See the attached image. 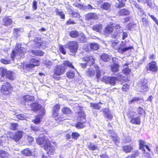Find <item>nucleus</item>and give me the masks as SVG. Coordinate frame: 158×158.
<instances>
[{
	"label": "nucleus",
	"instance_id": "obj_1",
	"mask_svg": "<svg viewBox=\"0 0 158 158\" xmlns=\"http://www.w3.org/2000/svg\"><path fill=\"white\" fill-rule=\"evenodd\" d=\"M111 46L114 49L118 50V52L121 54H123L125 52H130L132 49H134L133 46L128 45L125 41H122L119 45L118 42L114 41L112 43Z\"/></svg>",
	"mask_w": 158,
	"mask_h": 158
},
{
	"label": "nucleus",
	"instance_id": "obj_2",
	"mask_svg": "<svg viewBox=\"0 0 158 158\" xmlns=\"http://www.w3.org/2000/svg\"><path fill=\"white\" fill-rule=\"evenodd\" d=\"M26 52L25 48L21 47L20 44H17L15 47V49L13 51L11 54L12 60L16 57L18 59L24 56V53Z\"/></svg>",
	"mask_w": 158,
	"mask_h": 158
},
{
	"label": "nucleus",
	"instance_id": "obj_3",
	"mask_svg": "<svg viewBox=\"0 0 158 158\" xmlns=\"http://www.w3.org/2000/svg\"><path fill=\"white\" fill-rule=\"evenodd\" d=\"M96 73V77L97 78H99L101 76V74H103L104 73L102 70H100L99 68L97 66H95L93 69H89L87 72V74L90 77H92L95 75Z\"/></svg>",
	"mask_w": 158,
	"mask_h": 158
},
{
	"label": "nucleus",
	"instance_id": "obj_4",
	"mask_svg": "<svg viewBox=\"0 0 158 158\" xmlns=\"http://www.w3.org/2000/svg\"><path fill=\"white\" fill-rule=\"evenodd\" d=\"M64 46L68 48L71 53H75L77 50L78 44L76 41H73L69 42Z\"/></svg>",
	"mask_w": 158,
	"mask_h": 158
},
{
	"label": "nucleus",
	"instance_id": "obj_5",
	"mask_svg": "<svg viewBox=\"0 0 158 158\" xmlns=\"http://www.w3.org/2000/svg\"><path fill=\"white\" fill-rule=\"evenodd\" d=\"M60 107L59 105L57 104L54 106L53 109V115L55 118V120L57 122L59 121H63L65 119L63 117L59 115V113L57 112L60 109Z\"/></svg>",
	"mask_w": 158,
	"mask_h": 158
},
{
	"label": "nucleus",
	"instance_id": "obj_6",
	"mask_svg": "<svg viewBox=\"0 0 158 158\" xmlns=\"http://www.w3.org/2000/svg\"><path fill=\"white\" fill-rule=\"evenodd\" d=\"M102 81L106 83H109L114 85L118 81V79L115 77L104 76L103 77Z\"/></svg>",
	"mask_w": 158,
	"mask_h": 158
},
{
	"label": "nucleus",
	"instance_id": "obj_7",
	"mask_svg": "<svg viewBox=\"0 0 158 158\" xmlns=\"http://www.w3.org/2000/svg\"><path fill=\"white\" fill-rule=\"evenodd\" d=\"M11 85L8 82L4 83L2 86L1 91L2 93L4 95L9 94L11 90Z\"/></svg>",
	"mask_w": 158,
	"mask_h": 158
},
{
	"label": "nucleus",
	"instance_id": "obj_8",
	"mask_svg": "<svg viewBox=\"0 0 158 158\" xmlns=\"http://www.w3.org/2000/svg\"><path fill=\"white\" fill-rule=\"evenodd\" d=\"M146 68L148 71H149L152 72H156L158 70L157 64L155 61H152L148 63Z\"/></svg>",
	"mask_w": 158,
	"mask_h": 158
},
{
	"label": "nucleus",
	"instance_id": "obj_9",
	"mask_svg": "<svg viewBox=\"0 0 158 158\" xmlns=\"http://www.w3.org/2000/svg\"><path fill=\"white\" fill-rule=\"evenodd\" d=\"M1 71L2 72V76L4 78V81L7 78L10 80H14L15 77L14 75L13 72L8 71L6 69L1 70Z\"/></svg>",
	"mask_w": 158,
	"mask_h": 158
},
{
	"label": "nucleus",
	"instance_id": "obj_10",
	"mask_svg": "<svg viewBox=\"0 0 158 158\" xmlns=\"http://www.w3.org/2000/svg\"><path fill=\"white\" fill-rule=\"evenodd\" d=\"M24 132L22 131H18L15 133L11 134L10 137L15 141H18L22 137Z\"/></svg>",
	"mask_w": 158,
	"mask_h": 158
},
{
	"label": "nucleus",
	"instance_id": "obj_11",
	"mask_svg": "<svg viewBox=\"0 0 158 158\" xmlns=\"http://www.w3.org/2000/svg\"><path fill=\"white\" fill-rule=\"evenodd\" d=\"M44 144V148L45 150L47 152L48 154L51 155L53 154L55 152V148L54 147L52 146L50 142H48Z\"/></svg>",
	"mask_w": 158,
	"mask_h": 158
},
{
	"label": "nucleus",
	"instance_id": "obj_12",
	"mask_svg": "<svg viewBox=\"0 0 158 158\" xmlns=\"http://www.w3.org/2000/svg\"><path fill=\"white\" fill-rule=\"evenodd\" d=\"M108 133L115 144H117L119 142V138L114 131L112 130L109 131Z\"/></svg>",
	"mask_w": 158,
	"mask_h": 158
},
{
	"label": "nucleus",
	"instance_id": "obj_13",
	"mask_svg": "<svg viewBox=\"0 0 158 158\" xmlns=\"http://www.w3.org/2000/svg\"><path fill=\"white\" fill-rule=\"evenodd\" d=\"M64 71L65 69L64 66L58 65L55 69L54 73L57 75H60L64 73Z\"/></svg>",
	"mask_w": 158,
	"mask_h": 158
},
{
	"label": "nucleus",
	"instance_id": "obj_14",
	"mask_svg": "<svg viewBox=\"0 0 158 158\" xmlns=\"http://www.w3.org/2000/svg\"><path fill=\"white\" fill-rule=\"evenodd\" d=\"M77 108L79 110L77 113L78 120H85L86 115L84 111L80 107H77Z\"/></svg>",
	"mask_w": 158,
	"mask_h": 158
},
{
	"label": "nucleus",
	"instance_id": "obj_15",
	"mask_svg": "<svg viewBox=\"0 0 158 158\" xmlns=\"http://www.w3.org/2000/svg\"><path fill=\"white\" fill-rule=\"evenodd\" d=\"M103 113L104 115L105 118L108 120H111L113 118V116L110 112L108 108H105L102 110Z\"/></svg>",
	"mask_w": 158,
	"mask_h": 158
},
{
	"label": "nucleus",
	"instance_id": "obj_16",
	"mask_svg": "<svg viewBox=\"0 0 158 158\" xmlns=\"http://www.w3.org/2000/svg\"><path fill=\"white\" fill-rule=\"evenodd\" d=\"M49 140L48 138L45 136H43L42 137H40L36 139V142L39 145L43 144L44 143V144L48 143L49 142Z\"/></svg>",
	"mask_w": 158,
	"mask_h": 158
},
{
	"label": "nucleus",
	"instance_id": "obj_17",
	"mask_svg": "<svg viewBox=\"0 0 158 158\" xmlns=\"http://www.w3.org/2000/svg\"><path fill=\"white\" fill-rule=\"evenodd\" d=\"M149 88L146 82L141 83L138 86V90L140 92H147L148 91Z\"/></svg>",
	"mask_w": 158,
	"mask_h": 158
},
{
	"label": "nucleus",
	"instance_id": "obj_18",
	"mask_svg": "<svg viewBox=\"0 0 158 158\" xmlns=\"http://www.w3.org/2000/svg\"><path fill=\"white\" fill-rule=\"evenodd\" d=\"M31 63L27 65V67L33 68V67L35 66H38L40 64V62L39 60H37L35 59H32L31 60Z\"/></svg>",
	"mask_w": 158,
	"mask_h": 158
},
{
	"label": "nucleus",
	"instance_id": "obj_19",
	"mask_svg": "<svg viewBox=\"0 0 158 158\" xmlns=\"http://www.w3.org/2000/svg\"><path fill=\"white\" fill-rule=\"evenodd\" d=\"M3 23L5 25L7 26L10 25L12 22V21L10 17L5 16L3 19Z\"/></svg>",
	"mask_w": 158,
	"mask_h": 158
},
{
	"label": "nucleus",
	"instance_id": "obj_20",
	"mask_svg": "<svg viewBox=\"0 0 158 158\" xmlns=\"http://www.w3.org/2000/svg\"><path fill=\"white\" fill-rule=\"evenodd\" d=\"M31 107L32 110L35 111L40 110L41 106L38 103L35 102L31 105Z\"/></svg>",
	"mask_w": 158,
	"mask_h": 158
},
{
	"label": "nucleus",
	"instance_id": "obj_21",
	"mask_svg": "<svg viewBox=\"0 0 158 158\" xmlns=\"http://www.w3.org/2000/svg\"><path fill=\"white\" fill-rule=\"evenodd\" d=\"M130 122L131 123L133 124L139 125L140 123L141 120L139 117H136L132 118Z\"/></svg>",
	"mask_w": 158,
	"mask_h": 158
},
{
	"label": "nucleus",
	"instance_id": "obj_22",
	"mask_svg": "<svg viewBox=\"0 0 158 158\" xmlns=\"http://www.w3.org/2000/svg\"><path fill=\"white\" fill-rule=\"evenodd\" d=\"M102 28V25L101 24H98L95 25L92 27L93 30L98 32H100Z\"/></svg>",
	"mask_w": 158,
	"mask_h": 158
},
{
	"label": "nucleus",
	"instance_id": "obj_23",
	"mask_svg": "<svg viewBox=\"0 0 158 158\" xmlns=\"http://www.w3.org/2000/svg\"><path fill=\"white\" fill-rule=\"evenodd\" d=\"M83 60L84 61L87 62V63L89 64V65H90V64H93L94 62V60L92 56H86L84 57Z\"/></svg>",
	"mask_w": 158,
	"mask_h": 158
},
{
	"label": "nucleus",
	"instance_id": "obj_24",
	"mask_svg": "<svg viewBox=\"0 0 158 158\" xmlns=\"http://www.w3.org/2000/svg\"><path fill=\"white\" fill-rule=\"evenodd\" d=\"M101 58L104 61L108 62L111 58V57L107 54L104 53L101 56Z\"/></svg>",
	"mask_w": 158,
	"mask_h": 158
},
{
	"label": "nucleus",
	"instance_id": "obj_25",
	"mask_svg": "<svg viewBox=\"0 0 158 158\" xmlns=\"http://www.w3.org/2000/svg\"><path fill=\"white\" fill-rule=\"evenodd\" d=\"M10 156L9 154L6 151L0 150V157L2 158H8Z\"/></svg>",
	"mask_w": 158,
	"mask_h": 158
},
{
	"label": "nucleus",
	"instance_id": "obj_26",
	"mask_svg": "<svg viewBox=\"0 0 158 158\" xmlns=\"http://www.w3.org/2000/svg\"><path fill=\"white\" fill-rule=\"evenodd\" d=\"M68 10V11L69 14H71L73 17L79 18L80 15L78 13L75 11H73L71 8H69Z\"/></svg>",
	"mask_w": 158,
	"mask_h": 158
},
{
	"label": "nucleus",
	"instance_id": "obj_27",
	"mask_svg": "<svg viewBox=\"0 0 158 158\" xmlns=\"http://www.w3.org/2000/svg\"><path fill=\"white\" fill-rule=\"evenodd\" d=\"M114 27L112 25H108L105 28V33L108 34L112 32L114 29Z\"/></svg>",
	"mask_w": 158,
	"mask_h": 158
},
{
	"label": "nucleus",
	"instance_id": "obj_28",
	"mask_svg": "<svg viewBox=\"0 0 158 158\" xmlns=\"http://www.w3.org/2000/svg\"><path fill=\"white\" fill-rule=\"evenodd\" d=\"M85 120H81L80 122L77 123L76 124V127L77 128L79 129L85 127L84 122Z\"/></svg>",
	"mask_w": 158,
	"mask_h": 158
},
{
	"label": "nucleus",
	"instance_id": "obj_29",
	"mask_svg": "<svg viewBox=\"0 0 158 158\" xmlns=\"http://www.w3.org/2000/svg\"><path fill=\"white\" fill-rule=\"evenodd\" d=\"M127 0H118V3H117L116 6L118 8H120L124 6L125 5V2Z\"/></svg>",
	"mask_w": 158,
	"mask_h": 158
},
{
	"label": "nucleus",
	"instance_id": "obj_30",
	"mask_svg": "<svg viewBox=\"0 0 158 158\" xmlns=\"http://www.w3.org/2000/svg\"><path fill=\"white\" fill-rule=\"evenodd\" d=\"M75 72L74 71L70 70L67 73V76L69 78L72 79L75 76Z\"/></svg>",
	"mask_w": 158,
	"mask_h": 158
},
{
	"label": "nucleus",
	"instance_id": "obj_31",
	"mask_svg": "<svg viewBox=\"0 0 158 158\" xmlns=\"http://www.w3.org/2000/svg\"><path fill=\"white\" fill-rule=\"evenodd\" d=\"M129 13V10L124 9L120 10L118 12V14L119 15H128Z\"/></svg>",
	"mask_w": 158,
	"mask_h": 158
},
{
	"label": "nucleus",
	"instance_id": "obj_32",
	"mask_svg": "<svg viewBox=\"0 0 158 158\" xmlns=\"http://www.w3.org/2000/svg\"><path fill=\"white\" fill-rule=\"evenodd\" d=\"M100 104H102L101 102H99L98 103H90V106L92 108L95 109L99 110L101 106H99Z\"/></svg>",
	"mask_w": 158,
	"mask_h": 158
},
{
	"label": "nucleus",
	"instance_id": "obj_33",
	"mask_svg": "<svg viewBox=\"0 0 158 158\" xmlns=\"http://www.w3.org/2000/svg\"><path fill=\"white\" fill-rule=\"evenodd\" d=\"M22 154L25 156H30L31 155L32 153L31 152L28 148H26L21 152Z\"/></svg>",
	"mask_w": 158,
	"mask_h": 158
},
{
	"label": "nucleus",
	"instance_id": "obj_34",
	"mask_svg": "<svg viewBox=\"0 0 158 158\" xmlns=\"http://www.w3.org/2000/svg\"><path fill=\"white\" fill-rule=\"evenodd\" d=\"M31 53L35 55L39 56H42L44 54L42 51L38 50H32L31 51Z\"/></svg>",
	"mask_w": 158,
	"mask_h": 158
},
{
	"label": "nucleus",
	"instance_id": "obj_35",
	"mask_svg": "<svg viewBox=\"0 0 158 158\" xmlns=\"http://www.w3.org/2000/svg\"><path fill=\"white\" fill-rule=\"evenodd\" d=\"M86 19L89 20L91 19H95L96 18V15L94 13H89L86 16Z\"/></svg>",
	"mask_w": 158,
	"mask_h": 158
},
{
	"label": "nucleus",
	"instance_id": "obj_36",
	"mask_svg": "<svg viewBox=\"0 0 158 158\" xmlns=\"http://www.w3.org/2000/svg\"><path fill=\"white\" fill-rule=\"evenodd\" d=\"M111 69L113 72H118V71L119 65L117 64H114L111 66Z\"/></svg>",
	"mask_w": 158,
	"mask_h": 158
},
{
	"label": "nucleus",
	"instance_id": "obj_37",
	"mask_svg": "<svg viewBox=\"0 0 158 158\" xmlns=\"http://www.w3.org/2000/svg\"><path fill=\"white\" fill-rule=\"evenodd\" d=\"M80 41L81 42L83 43L86 42L87 38L85 35L82 33H81L78 36Z\"/></svg>",
	"mask_w": 158,
	"mask_h": 158
},
{
	"label": "nucleus",
	"instance_id": "obj_38",
	"mask_svg": "<svg viewBox=\"0 0 158 158\" xmlns=\"http://www.w3.org/2000/svg\"><path fill=\"white\" fill-rule=\"evenodd\" d=\"M23 99L26 102H29L30 101H31L34 100V97L29 95H27L23 97Z\"/></svg>",
	"mask_w": 158,
	"mask_h": 158
},
{
	"label": "nucleus",
	"instance_id": "obj_39",
	"mask_svg": "<svg viewBox=\"0 0 158 158\" xmlns=\"http://www.w3.org/2000/svg\"><path fill=\"white\" fill-rule=\"evenodd\" d=\"M69 34L71 37L75 38L78 37L80 34L77 31L73 30L71 31Z\"/></svg>",
	"mask_w": 158,
	"mask_h": 158
},
{
	"label": "nucleus",
	"instance_id": "obj_40",
	"mask_svg": "<svg viewBox=\"0 0 158 158\" xmlns=\"http://www.w3.org/2000/svg\"><path fill=\"white\" fill-rule=\"evenodd\" d=\"M110 4L108 2H105L102 4L101 7L103 9L109 10L110 8Z\"/></svg>",
	"mask_w": 158,
	"mask_h": 158
},
{
	"label": "nucleus",
	"instance_id": "obj_41",
	"mask_svg": "<svg viewBox=\"0 0 158 158\" xmlns=\"http://www.w3.org/2000/svg\"><path fill=\"white\" fill-rule=\"evenodd\" d=\"M42 115L40 114L37 115L35 118L33 120V122L35 124L40 123L41 121L40 118H42Z\"/></svg>",
	"mask_w": 158,
	"mask_h": 158
},
{
	"label": "nucleus",
	"instance_id": "obj_42",
	"mask_svg": "<svg viewBox=\"0 0 158 158\" xmlns=\"http://www.w3.org/2000/svg\"><path fill=\"white\" fill-rule=\"evenodd\" d=\"M62 112L65 114H69L71 113V110L68 107H64L62 110Z\"/></svg>",
	"mask_w": 158,
	"mask_h": 158
},
{
	"label": "nucleus",
	"instance_id": "obj_43",
	"mask_svg": "<svg viewBox=\"0 0 158 158\" xmlns=\"http://www.w3.org/2000/svg\"><path fill=\"white\" fill-rule=\"evenodd\" d=\"M23 31V29L20 28L14 29V34L15 36L17 37L19 35L20 32V31L22 32Z\"/></svg>",
	"mask_w": 158,
	"mask_h": 158
},
{
	"label": "nucleus",
	"instance_id": "obj_44",
	"mask_svg": "<svg viewBox=\"0 0 158 158\" xmlns=\"http://www.w3.org/2000/svg\"><path fill=\"white\" fill-rule=\"evenodd\" d=\"M89 149L92 150H98V148L97 145L94 144L93 143H90L88 145Z\"/></svg>",
	"mask_w": 158,
	"mask_h": 158
},
{
	"label": "nucleus",
	"instance_id": "obj_45",
	"mask_svg": "<svg viewBox=\"0 0 158 158\" xmlns=\"http://www.w3.org/2000/svg\"><path fill=\"white\" fill-rule=\"evenodd\" d=\"M63 64L65 66H66L72 69L74 68V66L72 65V63H71L68 60H65L64 61Z\"/></svg>",
	"mask_w": 158,
	"mask_h": 158
},
{
	"label": "nucleus",
	"instance_id": "obj_46",
	"mask_svg": "<svg viewBox=\"0 0 158 158\" xmlns=\"http://www.w3.org/2000/svg\"><path fill=\"white\" fill-rule=\"evenodd\" d=\"M18 127V124L16 123H11L10 128L12 130H15Z\"/></svg>",
	"mask_w": 158,
	"mask_h": 158
},
{
	"label": "nucleus",
	"instance_id": "obj_47",
	"mask_svg": "<svg viewBox=\"0 0 158 158\" xmlns=\"http://www.w3.org/2000/svg\"><path fill=\"white\" fill-rule=\"evenodd\" d=\"M145 142L143 140H140L139 141V145L140 149L142 150V151H145V149L144 148L145 145Z\"/></svg>",
	"mask_w": 158,
	"mask_h": 158
},
{
	"label": "nucleus",
	"instance_id": "obj_48",
	"mask_svg": "<svg viewBox=\"0 0 158 158\" xmlns=\"http://www.w3.org/2000/svg\"><path fill=\"white\" fill-rule=\"evenodd\" d=\"M56 12L58 15L60 16L61 19H64L65 18V15L62 11L59 10L57 9L56 11Z\"/></svg>",
	"mask_w": 158,
	"mask_h": 158
},
{
	"label": "nucleus",
	"instance_id": "obj_49",
	"mask_svg": "<svg viewBox=\"0 0 158 158\" xmlns=\"http://www.w3.org/2000/svg\"><path fill=\"white\" fill-rule=\"evenodd\" d=\"M99 47V45L96 43H91L90 44V48L92 49L97 50Z\"/></svg>",
	"mask_w": 158,
	"mask_h": 158
},
{
	"label": "nucleus",
	"instance_id": "obj_50",
	"mask_svg": "<svg viewBox=\"0 0 158 158\" xmlns=\"http://www.w3.org/2000/svg\"><path fill=\"white\" fill-rule=\"evenodd\" d=\"M119 34H120V35H121L122 36V39L124 40L127 37V34L126 32H124L123 31V30L121 29L120 30Z\"/></svg>",
	"mask_w": 158,
	"mask_h": 158
},
{
	"label": "nucleus",
	"instance_id": "obj_51",
	"mask_svg": "<svg viewBox=\"0 0 158 158\" xmlns=\"http://www.w3.org/2000/svg\"><path fill=\"white\" fill-rule=\"evenodd\" d=\"M11 58H10V59L9 60H5L4 59H2L1 60V61L2 63L4 64H8L12 63V61H13L14 59L12 60L11 56Z\"/></svg>",
	"mask_w": 158,
	"mask_h": 158
},
{
	"label": "nucleus",
	"instance_id": "obj_52",
	"mask_svg": "<svg viewBox=\"0 0 158 158\" xmlns=\"http://www.w3.org/2000/svg\"><path fill=\"white\" fill-rule=\"evenodd\" d=\"M123 150L126 152H130L132 149V148L129 145L125 146L123 147Z\"/></svg>",
	"mask_w": 158,
	"mask_h": 158
},
{
	"label": "nucleus",
	"instance_id": "obj_53",
	"mask_svg": "<svg viewBox=\"0 0 158 158\" xmlns=\"http://www.w3.org/2000/svg\"><path fill=\"white\" fill-rule=\"evenodd\" d=\"M141 7V6H139L138 8H137V9L138 10V14H139V15H145V13L144 11L142 9Z\"/></svg>",
	"mask_w": 158,
	"mask_h": 158
},
{
	"label": "nucleus",
	"instance_id": "obj_54",
	"mask_svg": "<svg viewBox=\"0 0 158 158\" xmlns=\"http://www.w3.org/2000/svg\"><path fill=\"white\" fill-rule=\"evenodd\" d=\"M79 136L80 135L76 132H73L71 135L72 138L75 139H77Z\"/></svg>",
	"mask_w": 158,
	"mask_h": 158
},
{
	"label": "nucleus",
	"instance_id": "obj_55",
	"mask_svg": "<svg viewBox=\"0 0 158 158\" xmlns=\"http://www.w3.org/2000/svg\"><path fill=\"white\" fill-rule=\"evenodd\" d=\"M16 116L18 119L21 120L25 119L26 118V116L23 114H18Z\"/></svg>",
	"mask_w": 158,
	"mask_h": 158
},
{
	"label": "nucleus",
	"instance_id": "obj_56",
	"mask_svg": "<svg viewBox=\"0 0 158 158\" xmlns=\"http://www.w3.org/2000/svg\"><path fill=\"white\" fill-rule=\"evenodd\" d=\"M141 99L139 98L134 97L131 100H129V104L132 103L134 102H138L139 100Z\"/></svg>",
	"mask_w": 158,
	"mask_h": 158
},
{
	"label": "nucleus",
	"instance_id": "obj_57",
	"mask_svg": "<svg viewBox=\"0 0 158 158\" xmlns=\"http://www.w3.org/2000/svg\"><path fill=\"white\" fill-rule=\"evenodd\" d=\"M35 44H36V46L37 47H39L41 46L44 45V42H42L41 40H39L38 42H37L36 40L35 41Z\"/></svg>",
	"mask_w": 158,
	"mask_h": 158
},
{
	"label": "nucleus",
	"instance_id": "obj_58",
	"mask_svg": "<svg viewBox=\"0 0 158 158\" xmlns=\"http://www.w3.org/2000/svg\"><path fill=\"white\" fill-rule=\"evenodd\" d=\"M137 156H138V152H135L131 155L129 156L127 158H135Z\"/></svg>",
	"mask_w": 158,
	"mask_h": 158
},
{
	"label": "nucleus",
	"instance_id": "obj_59",
	"mask_svg": "<svg viewBox=\"0 0 158 158\" xmlns=\"http://www.w3.org/2000/svg\"><path fill=\"white\" fill-rule=\"evenodd\" d=\"M131 72V70L127 67L124 68L123 70V73L126 74L130 73Z\"/></svg>",
	"mask_w": 158,
	"mask_h": 158
},
{
	"label": "nucleus",
	"instance_id": "obj_60",
	"mask_svg": "<svg viewBox=\"0 0 158 158\" xmlns=\"http://www.w3.org/2000/svg\"><path fill=\"white\" fill-rule=\"evenodd\" d=\"M142 21L143 25L145 26H147L148 24V21L147 20L146 18H143L142 19Z\"/></svg>",
	"mask_w": 158,
	"mask_h": 158
},
{
	"label": "nucleus",
	"instance_id": "obj_61",
	"mask_svg": "<svg viewBox=\"0 0 158 158\" xmlns=\"http://www.w3.org/2000/svg\"><path fill=\"white\" fill-rule=\"evenodd\" d=\"M45 64L48 68H50L52 65V63L49 60H46L45 61Z\"/></svg>",
	"mask_w": 158,
	"mask_h": 158
},
{
	"label": "nucleus",
	"instance_id": "obj_62",
	"mask_svg": "<svg viewBox=\"0 0 158 158\" xmlns=\"http://www.w3.org/2000/svg\"><path fill=\"white\" fill-rule=\"evenodd\" d=\"M32 8L34 10H35L37 9V2L35 1H34L33 2Z\"/></svg>",
	"mask_w": 158,
	"mask_h": 158
},
{
	"label": "nucleus",
	"instance_id": "obj_63",
	"mask_svg": "<svg viewBox=\"0 0 158 158\" xmlns=\"http://www.w3.org/2000/svg\"><path fill=\"white\" fill-rule=\"evenodd\" d=\"M31 128L32 130L35 131H37L39 130V127L35 126H31Z\"/></svg>",
	"mask_w": 158,
	"mask_h": 158
},
{
	"label": "nucleus",
	"instance_id": "obj_64",
	"mask_svg": "<svg viewBox=\"0 0 158 158\" xmlns=\"http://www.w3.org/2000/svg\"><path fill=\"white\" fill-rule=\"evenodd\" d=\"M129 87V86L128 85L125 84L123 85L122 89L123 91H127Z\"/></svg>",
	"mask_w": 158,
	"mask_h": 158
}]
</instances>
